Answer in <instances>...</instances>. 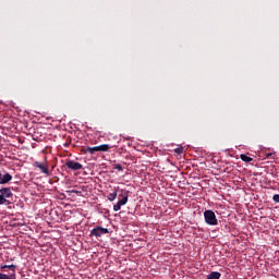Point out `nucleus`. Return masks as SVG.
Wrapping results in <instances>:
<instances>
[{"label":"nucleus","mask_w":279,"mask_h":279,"mask_svg":"<svg viewBox=\"0 0 279 279\" xmlns=\"http://www.w3.org/2000/svg\"><path fill=\"white\" fill-rule=\"evenodd\" d=\"M14 193L10 187H1L0 189V206H10L12 202H10V197H13Z\"/></svg>","instance_id":"1"},{"label":"nucleus","mask_w":279,"mask_h":279,"mask_svg":"<svg viewBox=\"0 0 279 279\" xmlns=\"http://www.w3.org/2000/svg\"><path fill=\"white\" fill-rule=\"evenodd\" d=\"M205 217V223L208 226H218L219 220H217V216L215 215V211L207 209L204 211Z\"/></svg>","instance_id":"2"},{"label":"nucleus","mask_w":279,"mask_h":279,"mask_svg":"<svg viewBox=\"0 0 279 279\" xmlns=\"http://www.w3.org/2000/svg\"><path fill=\"white\" fill-rule=\"evenodd\" d=\"M110 231L108 228L104 227H96L90 230V236H96V239H99V236H104V234H108Z\"/></svg>","instance_id":"3"},{"label":"nucleus","mask_w":279,"mask_h":279,"mask_svg":"<svg viewBox=\"0 0 279 279\" xmlns=\"http://www.w3.org/2000/svg\"><path fill=\"white\" fill-rule=\"evenodd\" d=\"M65 167H68V169H71L72 171H80V169H82L83 166L77 161L68 160L65 162Z\"/></svg>","instance_id":"4"},{"label":"nucleus","mask_w":279,"mask_h":279,"mask_svg":"<svg viewBox=\"0 0 279 279\" xmlns=\"http://www.w3.org/2000/svg\"><path fill=\"white\" fill-rule=\"evenodd\" d=\"M128 204V195L123 196L116 205H113L114 213H119L121 210V206H125Z\"/></svg>","instance_id":"5"},{"label":"nucleus","mask_w":279,"mask_h":279,"mask_svg":"<svg viewBox=\"0 0 279 279\" xmlns=\"http://www.w3.org/2000/svg\"><path fill=\"white\" fill-rule=\"evenodd\" d=\"M34 167L39 169L41 171V173H45V175H49V168H47V166H45V163L35 161Z\"/></svg>","instance_id":"6"},{"label":"nucleus","mask_w":279,"mask_h":279,"mask_svg":"<svg viewBox=\"0 0 279 279\" xmlns=\"http://www.w3.org/2000/svg\"><path fill=\"white\" fill-rule=\"evenodd\" d=\"M8 182H12V174L4 173L3 175L0 174V184H8Z\"/></svg>","instance_id":"7"},{"label":"nucleus","mask_w":279,"mask_h":279,"mask_svg":"<svg viewBox=\"0 0 279 279\" xmlns=\"http://www.w3.org/2000/svg\"><path fill=\"white\" fill-rule=\"evenodd\" d=\"M221 278V272L219 271H213L207 276V279H219Z\"/></svg>","instance_id":"8"},{"label":"nucleus","mask_w":279,"mask_h":279,"mask_svg":"<svg viewBox=\"0 0 279 279\" xmlns=\"http://www.w3.org/2000/svg\"><path fill=\"white\" fill-rule=\"evenodd\" d=\"M96 151H99V146L88 147L85 149V154H96Z\"/></svg>","instance_id":"9"},{"label":"nucleus","mask_w":279,"mask_h":279,"mask_svg":"<svg viewBox=\"0 0 279 279\" xmlns=\"http://www.w3.org/2000/svg\"><path fill=\"white\" fill-rule=\"evenodd\" d=\"M0 269H1V270H3V269H11V271H16V265H14V264H11V265H2V266L0 267Z\"/></svg>","instance_id":"10"},{"label":"nucleus","mask_w":279,"mask_h":279,"mask_svg":"<svg viewBox=\"0 0 279 279\" xmlns=\"http://www.w3.org/2000/svg\"><path fill=\"white\" fill-rule=\"evenodd\" d=\"M240 158L243 162H252V160H254L252 157H250L245 154L240 155Z\"/></svg>","instance_id":"11"},{"label":"nucleus","mask_w":279,"mask_h":279,"mask_svg":"<svg viewBox=\"0 0 279 279\" xmlns=\"http://www.w3.org/2000/svg\"><path fill=\"white\" fill-rule=\"evenodd\" d=\"M117 195H118L117 190H114L113 192H111V193L108 195L109 202H114V199H117Z\"/></svg>","instance_id":"12"},{"label":"nucleus","mask_w":279,"mask_h":279,"mask_svg":"<svg viewBox=\"0 0 279 279\" xmlns=\"http://www.w3.org/2000/svg\"><path fill=\"white\" fill-rule=\"evenodd\" d=\"M14 278H16V274H12L9 276V275L0 272V279H14Z\"/></svg>","instance_id":"13"},{"label":"nucleus","mask_w":279,"mask_h":279,"mask_svg":"<svg viewBox=\"0 0 279 279\" xmlns=\"http://www.w3.org/2000/svg\"><path fill=\"white\" fill-rule=\"evenodd\" d=\"M99 151H108V149H110V145L108 144H102L98 146Z\"/></svg>","instance_id":"14"},{"label":"nucleus","mask_w":279,"mask_h":279,"mask_svg":"<svg viewBox=\"0 0 279 279\" xmlns=\"http://www.w3.org/2000/svg\"><path fill=\"white\" fill-rule=\"evenodd\" d=\"M174 153L175 154H183L184 153V147L181 146V147L175 148Z\"/></svg>","instance_id":"15"},{"label":"nucleus","mask_w":279,"mask_h":279,"mask_svg":"<svg viewBox=\"0 0 279 279\" xmlns=\"http://www.w3.org/2000/svg\"><path fill=\"white\" fill-rule=\"evenodd\" d=\"M272 201L276 203V204H279V194H275L272 196Z\"/></svg>","instance_id":"16"},{"label":"nucleus","mask_w":279,"mask_h":279,"mask_svg":"<svg viewBox=\"0 0 279 279\" xmlns=\"http://www.w3.org/2000/svg\"><path fill=\"white\" fill-rule=\"evenodd\" d=\"M114 169H117V171H123V166H121V163H118L114 166Z\"/></svg>","instance_id":"17"},{"label":"nucleus","mask_w":279,"mask_h":279,"mask_svg":"<svg viewBox=\"0 0 279 279\" xmlns=\"http://www.w3.org/2000/svg\"><path fill=\"white\" fill-rule=\"evenodd\" d=\"M70 193H75L76 195H82V191L71 190Z\"/></svg>","instance_id":"18"},{"label":"nucleus","mask_w":279,"mask_h":279,"mask_svg":"<svg viewBox=\"0 0 279 279\" xmlns=\"http://www.w3.org/2000/svg\"><path fill=\"white\" fill-rule=\"evenodd\" d=\"M275 153H268L266 154V158H270V156H274Z\"/></svg>","instance_id":"19"}]
</instances>
